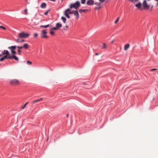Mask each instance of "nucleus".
<instances>
[{
	"instance_id": "aec40b11",
	"label": "nucleus",
	"mask_w": 158,
	"mask_h": 158,
	"mask_svg": "<svg viewBox=\"0 0 158 158\" xmlns=\"http://www.w3.org/2000/svg\"><path fill=\"white\" fill-rule=\"evenodd\" d=\"M3 57V58L5 60L6 59H10V58L11 57H10V56H7L6 55L4 56Z\"/></svg>"
},
{
	"instance_id": "dca6fc26",
	"label": "nucleus",
	"mask_w": 158,
	"mask_h": 158,
	"mask_svg": "<svg viewBox=\"0 0 158 158\" xmlns=\"http://www.w3.org/2000/svg\"><path fill=\"white\" fill-rule=\"evenodd\" d=\"M62 24L58 23H57L56 24V27L57 29L60 28L62 27Z\"/></svg>"
},
{
	"instance_id": "c9c22d12",
	"label": "nucleus",
	"mask_w": 158,
	"mask_h": 158,
	"mask_svg": "<svg viewBox=\"0 0 158 158\" xmlns=\"http://www.w3.org/2000/svg\"><path fill=\"white\" fill-rule=\"evenodd\" d=\"M50 34L51 35H53L54 34V33L53 31H50Z\"/></svg>"
},
{
	"instance_id": "7ed1b4c3",
	"label": "nucleus",
	"mask_w": 158,
	"mask_h": 158,
	"mask_svg": "<svg viewBox=\"0 0 158 158\" xmlns=\"http://www.w3.org/2000/svg\"><path fill=\"white\" fill-rule=\"evenodd\" d=\"M29 36V34L24 32L20 33L18 34L19 37L20 38H26L28 37Z\"/></svg>"
},
{
	"instance_id": "f704fd0d",
	"label": "nucleus",
	"mask_w": 158,
	"mask_h": 158,
	"mask_svg": "<svg viewBox=\"0 0 158 158\" xmlns=\"http://www.w3.org/2000/svg\"><path fill=\"white\" fill-rule=\"evenodd\" d=\"M16 41L18 43H20V41L19 39H17L16 40Z\"/></svg>"
},
{
	"instance_id": "3c124183",
	"label": "nucleus",
	"mask_w": 158,
	"mask_h": 158,
	"mask_svg": "<svg viewBox=\"0 0 158 158\" xmlns=\"http://www.w3.org/2000/svg\"><path fill=\"white\" fill-rule=\"evenodd\" d=\"M148 0V1H150V0Z\"/></svg>"
},
{
	"instance_id": "c756f323",
	"label": "nucleus",
	"mask_w": 158,
	"mask_h": 158,
	"mask_svg": "<svg viewBox=\"0 0 158 158\" xmlns=\"http://www.w3.org/2000/svg\"><path fill=\"white\" fill-rule=\"evenodd\" d=\"M18 54L19 55H20L21 53V51L20 49H18Z\"/></svg>"
},
{
	"instance_id": "2f4dec72",
	"label": "nucleus",
	"mask_w": 158,
	"mask_h": 158,
	"mask_svg": "<svg viewBox=\"0 0 158 158\" xmlns=\"http://www.w3.org/2000/svg\"><path fill=\"white\" fill-rule=\"evenodd\" d=\"M50 10H49L46 11L44 13V15H48V11Z\"/></svg>"
},
{
	"instance_id": "37998d69",
	"label": "nucleus",
	"mask_w": 158,
	"mask_h": 158,
	"mask_svg": "<svg viewBox=\"0 0 158 158\" xmlns=\"http://www.w3.org/2000/svg\"><path fill=\"white\" fill-rule=\"evenodd\" d=\"M25 40H22L21 41H20V43H23V42Z\"/></svg>"
},
{
	"instance_id": "a878e982",
	"label": "nucleus",
	"mask_w": 158,
	"mask_h": 158,
	"mask_svg": "<svg viewBox=\"0 0 158 158\" xmlns=\"http://www.w3.org/2000/svg\"><path fill=\"white\" fill-rule=\"evenodd\" d=\"M32 62L29 61V60H28L27 61V64H29V65H31L32 64Z\"/></svg>"
},
{
	"instance_id": "b1692460",
	"label": "nucleus",
	"mask_w": 158,
	"mask_h": 158,
	"mask_svg": "<svg viewBox=\"0 0 158 158\" xmlns=\"http://www.w3.org/2000/svg\"><path fill=\"white\" fill-rule=\"evenodd\" d=\"M119 18L118 17L117 19H116V20H115V21L114 22V23L115 24H116L119 21Z\"/></svg>"
},
{
	"instance_id": "c85d7f7f",
	"label": "nucleus",
	"mask_w": 158,
	"mask_h": 158,
	"mask_svg": "<svg viewBox=\"0 0 158 158\" xmlns=\"http://www.w3.org/2000/svg\"><path fill=\"white\" fill-rule=\"evenodd\" d=\"M0 28L4 30H6V28L2 26H0Z\"/></svg>"
},
{
	"instance_id": "6e6552de",
	"label": "nucleus",
	"mask_w": 158,
	"mask_h": 158,
	"mask_svg": "<svg viewBox=\"0 0 158 158\" xmlns=\"http://www.w3.org/2000/svg\"><path fill=\"white\" fill-rule=\"evenodd\" d=\"M86 4L89 5H93L94 4V1L93 0H87Z\"/></svg>"
},
{
	"instance_id": "5701e85b",
	"label": "nucleus",
	"mask_w": 158,
	"mask_h": 158,
	"mask_svg": "<svg viewBox=\"0 0 158 158\" xmlns=\"http://www.w3.org/2000/svg\"><path fill=\"white\" fill-rule=\"evenodd\" d=\"M107 48V45H106V44L105 43H104L103 44V46L102 47V48H104V49H105L106 48Z\"/></svg>"
},
{
	"instance_id": "9d476101",
	"label": "nucleus",
	"mask_w": 158,
	"mask_h": 158,
	"mask_svg": "<svg viewBox=\"0 0 158 158\" xmlns=\"http://www.w3.org/2000/svg\"><path fill=\"white\" fill-rule=\"evenodd\" d=\"M10 59H14L16 61H18L19 60V58L14 55L10 56Z\"/></svg>"
},
{
	"instance_id": "58836bf2",
	"label": "nucleus",
	"mask_w": 158,
	"mask_h": 158,
	"mask_svg": "<svg viewBox=\"0 0 158 158\" xmlns=\"http://www.w3.org/2000/svg\"><path fill=\"white\" fill-rule=\"evenodd\" d=\"M38 35L37 33H35L34 34V37H37Z\"/></svg>"
},
{
	"instance_id": "bb28decb",
	"label": "nucleus",
	"mask_w": 158,
	"mask_h": 158,
	"mask_svg": "<svg viewBox=\"0 0 158 158\" xmlns=\"http://www.w3.org/2000/svg\"><path fill=\"white\" fill-rule=\"evenodd\" d=\"M86 0H81V2L82 4H84L85 3Z\"/></svg>"
},
{
	"instance_id": "39448f33",
	"label": "nucleus",
	"mask_w": 158,
	"mask_h": 158,
	"mask_svg": "<svg viewBox=\"0 0 158 158\" xmlns=\"http://www.w3.org/2000/svg\"><path fill=\"white\" fill-rule=\"evenodd\" d=\"M142 6L143 8L146 10H148L150 7V6L147 4L146 1L145 0L143 1Z\"/></svg>"
},
{
	"instance_id": "4468645a",
	"label": "nucleus",
	"mask_w": 158,
	"mask_h": 158,
	"mask_svg": "<svg viewBox=\"0 0 158 158\" xmlns=\"http://www.w3.org/2000/svg\"><path fill=\"white\" fill-rule=\"evenodd\" d=\"M23 47L26 49H27L29 48L28 44H25L23 46Z\"/></svg>"
},
{
	"instance_id": "f3484780",
	"label": "nucleus",
	"mask_w": 158,
	"mask_h": 158,
	"mask_svg": "<svg viewBox=\"0 0 158 158\" xmlns=\"http://www.w3.org/2000/svg\"><path fill=\"white\" fill-rule=\"evenodd\" d=\"M142 5L140 2H139L138 4H136L135 5V6L137 7L138 8H140Z\"/></svg>"
},
{
	"instance_id": "20e7f679",
	"label": "nucleus",
	"mask_w": 158,
	"mask_h": 158,
	"mask_svg": "<svg viewBox=\"0 0 158 158\" xmlns=\"http://www.w3.org/2000/svg\"><path fill=\"white\" fill-rule=\"evenodd\" d=\"M47 32L45 30H44L41 31V37L42 38L47 39L48 36L46 35Z\"/></svg>"
},
{
	"instance_id": "79ce46f5",
	"label": "nucleus",
	"mask_w": 158,
	"mask_h": 158,
	"mask_svg": "<svg viewBox=\"0 0 158 158\" xmlns=\"http://www.w3.org/2000/svg\"><path fill=\"white\" fill-rule=\"evenodd\" d=\"M100 8V6H99V7H96L95 8V10H98V9H99Z\"/></svg>"
},
{
	"instance_id": "2eb2a0df",
	"label": "nucleus",
	"mask_w": 158,
	"mask_h": 158,
	"mask_svg": "<svg viewBox=\"0 0 158 158\" xmlns=\"http://www.w3.org/2000/svg\"><path fill=\"white\" fill-rule=\"evenodd\" d=\"M46 6V4L45 3H43L40 6V7L42 8H45Z\"/></svg>"
},
{
	"instance_id": "f8f14e48",
	"label": "nucleus",
	"mask_w": 158,
	"mask_h": 158,
	"mask_svg": "<svg viewBox=\"0 0 158 158\" xmlns=\"http://www.w3.org/2000/svg\"><path fill=\"white\" fill-rule=\"evenodd\" d=\"M43 100V98H40L38 99H37V100H35L34 101H33V102H32V103L33 104H35V103L36 102H38L42 101Z\"/></svg>"
},
{
	"instance_id": "f257e3e1",
	"label": "nucleus",
	"mask_w": 158,
	"mask_h": 158,
	"mask_svg": "<svg viewBox=\"0 0 158 158\" xmlns=\"http://www.w3.org/2000/svg\"><path fill=\"white\" fill-rule=\"evenodd\" d=\"M80 6L81 4L80 2H79L77 1L74 4H71L70 6L69 9H70L71 10L72 8H74L76 10H77Z\"/></svg>"
},
{
	"instance_id": "e433bc0d",
	"label": "nucleus",
	"mask_w": 158,
	"mask_h": 158,
	"mask_svg": "<svg viewBox=\"0 0 158 158\" xmlns=\"http://www.w3.org/2000/svg\"><path fill=\"white\" fill-rule=\"evenodd\" d=\"M105 0H99V1L101 3H103V2Z\"/></svg>"
},
{
	"instance_id": "4c0bfd02",
	"label": "nucleus",
	"mask_w": 158,
	"mask_h": 158,
	"mask_svg": "<svg viewBox=\"0 0 158 158\" xmlns=\"http://www.w3.org/2000/svg\"><path fill=\"white\" fill-rule=\"evenodd\" d=\"M69 27L68 26H66L65 27H64V30H66L67 28Z\"/></svg>"
},
{
	"instance_id": "72a5a7b5",
	"label": "nucleus",
	"mask_w": 158,
	"mask_h": 158,
	"mask_svg": "<svg viewBox=\"0 0 158 158\" xmlns=\"http://www.w3.org/2000/svg\"><path fill=\"white\" fill-rule=\"evenodd\" d=\"M57 29V28L56 27H54L51 28V30H56Z\"/></svg>"
},
{
	"instance_id": "412c9836",
	"label": "nucleus",
	"mask_w": 158,
	"mask_h": 158,
	"mask_svg": "<svg viewBox=\"0 0 158 158\" xmlns=\"http://www.w3.org/2000/svg\"><path fill=\"white\" fill-rule=\"evenodd\" d=\"M49 26V25L48 24V25H41V26H40V27H43L44 28H46L48 27Z\"/></svg>"
},
{
	"instance_id": "393cba45",
	"label": "nucleus",
	"mask_w": 158,
	"mask_h": 158,
	"mask_svg": "<svg viewBox=\"0 0 158 158\" xmlns=\"http://www.w3.org/2000/svg\"><path fill=\"white\" fill-rule=\"evenodd\" d=\"M75 10H72V11H71V10H70L69 12V14L70 15V14H73L74 13V12Z\"/></svg>"
},
{
	"instance_id": "c03bdc74",
	"label": "nucleus",
	"mask_w": 158,
	"mask_h": 158,
	"mask_svg": "<svg viewBox=\"0 0 158 158\" xmlns=\"http://www.w3.org/2000/svg\"><path fill=\"white\" fill-rule=\"evenodd\" d=\"M129 0L132 2H134V0Z\"/></svg>"
},
{
	"instance_id": "8fccbe9b",
	"label": "nucleus",
	"mask_w": 158,
	"mask_h": 158,
	"mask_svg": "<svg viewBox=\"0 0 158 158\" xmlns=\"http://www.w3.org/2000/svg\"><path fill=\"white\" fill-rule=\"evenodd\" d=\"M157 6H158V3H157Z\"/></svg>"
},
{
	"instance_id": "cd10ccee",
	"label": "nucleus",
	"mask_w": 158,
	"mask_h": 158,
	"mask_svg": "<svg viewBox=\"0 0 158 158\" xmlns=\"http://www.w3.org/2000/svg\"><path fill=\"white\" fill-rule=\"evenodd\" d=\"M94 4L98 6H100V5H101L100 3L99 2H96L95 3L94 2Z\"/></svg>"
},
{
	"instance_id": "09e8293b",
	"label": "nucleus",
	"mask_w": 158,
	"mask_h": 158,
	"mask_svg": "<svg viewBox=\"0 0 158 158\" xmlns=\"http://www.w3.org/2000/svg\"><path fill=\"white\" fill-rule=\"evenodd\" d=\"M2 55H2V54H0V57L2 56Z\"/></svg>"
},
{
	"instance_id": "0eeeda50",
	"label": "nucleus",
	"mask_w": 158,
	"mask_h": 158,
	"mask_svg": "<svg viewBox=\"0 0 158 158\" xmlns=\"http://www.w3.org/2000/svg\"><path fill=\"white\" fill-rule=\"evenodd\" d=\"M71 10V9H69V8L67 9L64 11V14L65 16L68 19H69L70 18V17L69 15V12Z\"/></svg>"
},
{
	"instance_id": "49530a36",
	"label": "nucleus",
	"mask_w": 158,
	"mask_h": 158,
	"mask_svg": "<svg viewBox=\"0 0 158 158\" xmlns=\"http://www.w3.org/2000/svg\"><path fill=\"white\" fill-rule=\"evenodd\" d=\"M99 54L98 53H96L95 54V55H96V56H98V55Z\"/></svg>"
},
{
	"instance_id": "a211bd4d",
	"label": "nucleus",
	"mask_w": 158,
	"mask_h": 158,
	"mask_svg": "<svg viewBox=\"0 0 158 158\" xmlns=\"http://www.w3.org/2000/svg\"><path fill=\"white\" fill-rule=\"evenodd\" d=\"M88 10H86V9H84V10L80 9V10H79V12L80 13H82V12H85V11H87Z\"/></svg>"
},
{
	"instance_id": "de8ad7c7",
	"label": "nucleus",
	"mask_w": 158,
	"mask_h": 158,
	"mask_svg": "<svg viewBox=\"0 0 158 158\" xmlns=\"http://www.w3.org/2000/svg\"><path fill=\"white\" fill-rule=\"evenodd\" d=\"M66 117L67 118H68L69 117V114H68L66 115Z\"/></svg>"
},
{
	"instance_id": "423d86ee",
	"label": "nucleus",
	"mask_w": 158,
	"mask_h": 158,
	"mask_svg": "<svg viewBox=\"0 0 158 158\" xmlns=\"http://www.w3.org/2000/svg\"><path fill=\"white\" fill-rule=\"evenodd\" d=\"M16 47V46H11V47H9L8 48L11 50V51L12 54H15L16 53V52L15 51Z\"/></svg>"
},
{
	"instance_id": "473e14b6",
	"label": "nucleus",
	"mask_w": 158,
	"mask_h": 158,
	"mask_svg": "<svg viewBox=\"0 0 158 158\" xmlns=\"http://www.w3.org/2000/svg\"><path fill=\"white\" fill-rule=\"evenodd\" d=\"M16 47L19 49H20L23 48V46H17Z\"/></svg>"
},
{
	"instance_id": "ddd939ff",
	"label": "nucleus",
	"mask_w": 158,
	"mask_h": 158,
	"mask_svg": "<svg viewBox=\"0 0 158 158\" xmlns=\"http://www.w3.org/2000/svg\"><path fill=\"white\" fill-rule=\"evenodd\" d=\"M130 44H127L125 45L124 47V50L125 51H126L130 47Z\"/></svg>"
},
{
	"instance_id": "9b49d317",
	"label": "nucleus",
	"mask_w": 158,
	"mask_h": 158,
	"mask_svg": "<svg viewBox=\"0 0 158 158\" xmlns=\"http://www.w3.org/2000/svg\"><path fill=\"white\" fill-rule=\"evenodd\" d=\"M74 15L76 16V18L78 19L79 17V15L77 10L75 11L73 13Z\"/></svg>"
},
{
	"instance_id": "4be33fe9",
	"label": "nucleus",
	"mask_w": 158,
	"mask_h": 158,
	"mask_svg": "<svg viewBox=\"0 0 158 158\" xmlns=\"http://www.w3.org/2000/svg\"><path fill=\"white\" fill-rule=\"evenodd\" d=\"M28 103V102H26L23 106H22L21 107V108L22 109H23L25 107L26 105H27V104Z\"/></svg>"
},
{
	"instance_id": "6ab92c4d",
	"label": "nucleus",
	"mask_w": 158,
	"mask_h": 158,
	"mask_svg": "<svg viewBox=\"0 0 158 158\" xmlns=\"http://www.w3.org/2000/svg\"><path fill=\"white\" fill-rule=\"evenodd\" d=\"M61 19L63 21L64 23H65L66 20V19L64 17H61Z\"/></svg>"
},
{
	"instance_id": "7c9ffc66",
	"label": "nucleus",
	"mask_w": 158,
	"mask_h": 158,
	"mask_svg": "<svg viewBox=\"0 0 158 158\" xmlns=\"http://www.w3.org/2000/svg\"><path fill=\"white\" fill-rule=\"evenodd\" d=\"M24 11L25 12V14L26 15H27L28 14V13L27 12V9H25L24 10Z\"/></svg>"
},
{
	"instance_id": "ea45409f",
	"label": "nucleus",
	"mask_w": 158,
	"mask_h": 158,
	"mask_svg": "<svg viewBox=\"0 0 158 158\" xmlns=\"http://www.w3.org/2000/svg\"><path fill=\"white\" fill-rule=\"evenodd\" d=\"M4 60V59L2 57V58L0 59V61H2Z\"/></svg>"
},
{
	"instance_id": "a18cd8bd",
	"label": "nucleus",
	"mask_w": 158,
	"mask_h": 158,
	"mask_svg": "<svg viewBox=\"0 0 158 158\" xmlns=\"http://www.w3.org/2000/svg\"><path fill=\"white\" fill-rule=\"evenodd\" d=\"M138 0H134V2H135L138 1Z\"/></svg>"
},
{
	"instance_id": "1a4fd4ad",
	"label": "nucleus",
	"mask_w": 158,
	"mask_h": 158,
	"mask_svg": "<svg viewBox=\"0 0 158 158\" xmlns=\"http://www.w3.org/2000/svg\"><path fill=\"white\" fill-rule=\"evenodd\" d=\"M2 55L7 56H11L9 51L6 50H4L2 52Z\"/></svg>"
},
{
	"instance_id": "f03ea898",
	"label": "nucleus",
	"mask_w": 158,
	"mask_h": 158,
	"mask_svg": "<svg viewBox=\"0 0 158 158\" xmlns=\"http://www.w3.org/2000/svg\"><path fill=\"white\" fill-rule=\"evenodd\" d=\"M10 84L12 85H18L19 84V81L17 79H12L9 81Z\"/></svg>"
},
{
	"instance_id": "a19ab883",
	"label": "nucleus",
	"mask_w": 158,
	"mask_h": 158,
	"mask_svg": "<svg viewBox=\"0 0 158 158\" xmlns=\"http://www.w3.org/2000/svg\"><path fill=\"white\" fill-rule=\"evenodd\" d=\"M156 70H157V69H153L150 70L151 71H154Z\"/></svg>"
}]
</instances>
